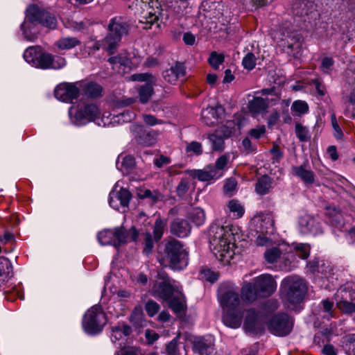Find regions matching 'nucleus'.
I'll return each instance as SVG.
<instances>
[{
    "label": "nucleus",
    "mask_w": 355,
    "mask_h": 355,
    "mask_svg": "<svg viewBox=\"0 0 355 355\" xmlns=\"http://www.w3.org/2000/svg\"><path fill=\"white\" fill-rule=\"evenodd\" d=\"M40 55V48L35 46H30L27 48L24 53V60L33 66H35L38 63V58Z\"/></svg>",
    "instance_id": "35"
},
{
    "label": "nucleus",
    "mask_w": 355,
    "mask_h": 355,
    "mask_svg": "<svg viewBox=\"0 0 355 355\" xmlns=\"http://www.w3.org/2000/svg\"><path fill=\"white\" fill-rule=\"evenodd\" d=\"M51 54L50 53H40L38 58V63H36V67H40L43 69H51Z\"/></svg>",
    "instance_id": "44"
},
{
    "label": "nucleus",
    "mask_w": 355,
    "mask_h": 355,
    "mask_svg": "<svg viewBox=\"0 0 355 355\" xmlns=\"http://www.w3.org/2000/svg\"><path fill=\"white\" fill-rule=\"evenodd\" d=\"M298 230L302 234L317 236L322 234V228L319 221L313 216L304 214L298 220Z\"/></svg>",
    "instance_id": "14"
},
{
    "label": "nucleus",
    "mask_w": 355,
    "mask_h": 355,
    "mask_svg": "<svg viewBox=\"0 0 355 355\" xmlns=\"http://www.w3.org/2000/svg\"><path fill=\"white\" fill-rule=\"evenodd\" d=\"M281 288L287 301L295 304L300 303L307 291L306 282L298 276H288L284 279Z\"/></svg>",
    "instance_id": "6"
},
{
    "label": "nucleus",
    "mask_w": 355,
    "mask_h": 355,
    "mask_svg": "<svg viewBox=\"0 0 355 355\" xmlns=\"http://www.w3.org/2000/svg\"><path fill=\"white\" fill-rule=\"evenodd\" d=\"M331 124H332L333 128L335 131L334 136L337 139L341 138L342 136L343 135V134L341 128H340V126L337 122L336 116L334 114H333L331 116Z\"/></svg>",
    "instance_id": "62"
},
{
    "label": "nucleus",
    "mask_w": 355,
    "mask_h": 355,
    "mask_svg": "<svg viewBox=\"0 0 355 355\" xmlns=\"http://www.w3.org/2000/svg\"><path fill=\"white\" fill-rule=\"evenodd\" d=\"M339 309L346 313H353L355 311V304L347 301L340 302L338 304Z\"/></svg>",
    "instance_id": "61"
},
{
    "label": "nucleus",
    "mask_w": 355,
    "mask_h": 355,
    "mask_svg": "<svg viewBox=\"0 0 355 355\" xmlns=\"http://www.w3.org/2000/svg\"><path fill=\"white\" fill-rule=\"evenodd\" d=\"M166 222L160 218L156 219L153 227V234L155 239L159 241L164 232Z\"/></svg>",
    "instance_id": "42"
},
{
    "label": "nucleus",
    "mask_w": 355,
    "mask_h": 355,
    "mask_svg": "<svg viewBox=\"0 0 355 355\" xmlns=\"http://www.w3.org/2000/svg\"><path fill=\"white\" fill-rule=\"evenodd\" d=\"M135 165V161L134 157L131 155H126L122 157L120 170L123 173H128L134 168Z\"/></svg>",
    "instance_id": "49"
},
{
    "label": "nucleus",
    "mask_w": 355,
    "mask_h": 355,
    "mask_svg": "<svg viewBox=\"0 0 355 355\" xmlns=\"http://www.w3.org/2000/svg\"><path fill=\"white\" fill-rule=\"evenodd\" d=\"M186 74V69L183 64L176 62L172 65L168 69L163 72V77L166 81L171 84H175L180 78L184 76Z\"/></svg>",
    "instance_id": "25"
},
{
    "label": "nucleus",
    "mask_w": 355,
    "mask_h": 355,
    "mask_svg": "<svg viewBox=\"0 0 355 355\" xmlns=\"http://www.w3.org/2000/svg\"><path fill=\"white\" fill-rule=\"evenodd\" d=\"M51 69H60L64 67L67 64L66 60L63 57L51 55Z\"/></svg>",
    "instance_id": "54"
},
{
    "label": "nucleus",
    "mask_w": 355,
    "mask_h": 355,
    "mask_svg": "<svg viewBox=\"0 0 355 355\" xmlns=\"http://www.w3.org/2000/svg\"><path fill=\"white\" fill-rule=\"evenodd\" d=\"M292 257V253L282 254L278 247L268 248L264 252V258L268 263H279V266L286 270H290L293 266V261H291Z\"/></svg>",
    "instance_id": "12"
},
{
    "label": "nucleus",
    "mask_w": 355,
    "mask_h": 355,
    "mask_svg": "<svg viewBox=\"0 0 355 355\" xmlns=\"http://www.w3.org/2000/svg\"><path fill=\"white\" fill-rule=\"evenodd\" d=\"M191 230V227L185 219L176 218L170 225L171 233L180 238L187 237L190 234Z\"/></svg>",
    "instance_id": "24"
},
{
    "label": "nucleus",
    "mask_w": 355,
    "mask_h": 355,
    "mask_svg": "<svg viewBox=\"0 0 355 355\" xmlns=\"http://www.w3.org/2000/svg\"><path fill=\"white\" fill-rule=\"evenodd\" d=\"M144 121L148 125H155L162 123V120L157 119L151 114H143Z\"/></svg>",
    "instance_id": "63"
},
{
    "label": "nucleus",
    "mask_w": 355,
    "mask_h": 355,
    "mask_svg": "<svg viewBox=\"0 0 355 355\" xmlns=\"http://www.w3.org/2000/svg\"><path fill=\"white\" fill-rule=\"evenodd\" d=\"M119 121H121L123 123L130 122L133 120L135 117V114L130 110H127L117 115Z\"/></svg>",
    "instance_id": "60"
},
{
    "label": "nucleus",
    "mask_w": 355,
    "mask_h": 355,
    "mask_svg": "<svg viewBox=\"0 0 355 355\" xmlns=\"http://www.w3.org/2000/svg\"><path fill=\"white\" fill-rule=\"evenodd\" d=\"M249 111L252 114H258L263 113L267 107L268 103L265 99L261 97H254L248 103Z\"/></svg>",
    "instance_id": "31"
},
{
    "label": "nucleus",
    "mask_w": 355,
    "mask_h": 355,
    "mask_svg": "<svg viewBox=\"0 0 355 355\" xmlns=\"http://www.w3.org/2000/svg\"><path fill=\"white\" fill-rule=\"evenodd\" d=\"M256 57L252 53H248L243 58L242 64L245 69L252 70L256 65Z\"/></svg>",
    "instance_id": "51"
},
{
    "label": "nucleus",
    "mask_w": 355,
    "mask_h": 355,
    "mask_svg": "<svg viewBox=\"0 0 355 355\" xmlns=\"http://www.w3.org/2000/svg\"><path fill=\"white\" fill-rule=\"evenodd\" d=\"M211 144V148L215 151H222L224 149V139L221 136H218L216 133L212 134L209 137Z\"/></svg>",
    "instance_id": "40"
},
{
    "label": "nucleus",
    "mask_w": 355,
    "mask_h": 355,
    "mask_svg": "<svg viewBox=\"0 0 355 355\" xmlns=\"http://www.w3.org/2000/svg\"><path fill=\"white\" fill-rule=\"evenodd\" d=\"M69 114L73 116L76 124L82 125L98 119L101 111L96 104L91 103L77 107L71 106Z\"/></svg>",
    "instance_id": "10"
},
{
    "label": "nucleus",
    "mask_w": 355,
    "mask_h": 355,
    "mask_svg": "<svg viewBox=\"0 0 355 355\" xmlns=\"http://www.w3.org/2000/svg\"><path fill=\"white\" fill-rule=\"evenodd\" d=\"M139 350L136 347H125L118 352L116 355H139Z\"/></svg>",
    "instance_id": "64"
},
{
    "label": "nucleus",
    "mask_w": 355,
    "mask_h": 355,
    "mask_svg": "<svg viewBox=\"0 0 355 355\" xmlns=\"http://www.w3.org/2000/svg\"><path fill=\"white\" fill-rule=\"evenodd\" d=\"M80 42L73 37H66L59 39L55 43V45L62 51L71 49L76 46L79 45Z\"/></svg>",
    "instance_id": "33"
},
{
    "label": "nucleus",
    "mask_w": 355,
    "mask_h": 355,
    "mask_svg": "<svg viewBox=\"0 0 355 355\" xmlns=\"http://www.w3.org/2000/svg\"><path fill=\"white\" fill-rule=\"evenodd\" d=\"M131 193L125 189L121 188L118 192H110L109 196V204L114 209H119L118 202L123 207H128Z\"/></svg>",
    "instance_id": "23"
},
{
    "label": "nucleus",
    "mask_w": 355,
    "mask_h": 355,
    "mask_svg": "<svg viewBox=\"0 0 355 355\" xmlns=\"http://www.w3.org/2000/svg\"><path fill=\"white\" fill-rule=\"evenodd\" d=\"M28 22L33 24L38 23L49 29H54L57 26L55 17L49 12L40 9L35 5L28 6L26 10V21L21 26L24 37L32 41L36 35L28 30L31 28V25Z\"/></svg>",
    "instance_id": "3"
},
{
    "label": "nucleus",
    "mask_w": 355,
    "mask_h": 355,
    "mask_svg": "<svg viewBox=\"0 0 355 355\" xmlns=\"http://www.w3.org/2000/svg\"><path fill=\"white\" fill-rule=\"evenodd\" d=\"M210 249L223 264L230 263L234 256L235 238L232 227L212 225L209 230Z\"/></svg>",
    "instance_id": "1"
},
{
    "label": "nucleus",
    "mask_w": 355,
    "mask_h": 355,
    "mask_svg": "<svg viewBox=\"0 0 355 355\" xmlns=\"http://www.w3.org/2000/svg\"><path fill=\"white\" fill-rule=\"evenodd\" d=\"M291 171L294 176L300 179L306 184H313L315 182V175L311 171L308 161L300 166H292Z\"/></svg>",
    "instance_id": "19"
},
{
    "label": "nucleus",
    "mask_w": 355,
    "mask_h": 355,
    "mask_svg": "<svg viewBox=\"0 0 355 355\" xmlns=\"http://www.w3.org/2000/svg\"><path fill=\"white\" fill-rule=\"evenodd\" d=\"M293 327V320L286 313L275 315L268 324L269 331L278 336H285L289 334Z\"/></svg>",
    "instance_id": "11"
},
{
    "label": "nucleus",
    "mask_w": 355,
    "mask_h": 355,
    "mask_svg": "<svg viewBox=\"0 0 355 355\" xmlns=\"http://www.w3.org/2000/svg\"><path fill=\"white\" fill-rule=\"evenodd\" d=\"M191 218L193 223L199 226L205 223V214L202 209L196 208L191 213Z\"/></svg>",
    "instance_id": "47"
},
{
    "label": "nucleus",
    "mask_w": 355,
    "mask_h": 355,
    "mask_svg": "<svg viewBox=\"0 0 355 355\" xmlns=\"http://www.w3.org/2000/svg\"><path fill=\"white\" fill-rule=\"evenodd\" d=\"M131 130L136 134L135 138L138 144L150 146L156 142V135L154 132L146 130L141 125L136 124L131 125Z\"/></svg>",
    "instance_id": "20"
},
{
    "label": "nucleus",
    "mask_w": 355,
    "mask_h": 355,
    "mask_svg": "<svg viewBox=\"0 0 355 355\" xmlns=\"http://www.w3.org/2000/svg\"><path fill=\"white\" fill-rule=\"evenodd\" d=\"M107 323V318L100 306H94L84 315L83 326L89 334L100 332Z\"/></svg>",
    "instance_id": "7"
},
{
    "label": "nucleus",
    "mask_w": 355,
    "mask_h": 355,
    "mask_svg": "<svg viewBox=\"0 0 355 355\" xmlns=\"http://www.w3.org/2000/svg\"><path fill=\"white\" fill-rule=\"evenodd\" d=\"M80 91L82 90L84 94L92 98H96L101 96L102 87L100 85L95 83H79Z\"/></svg>",
    "instance_id": "30"
},
{
    "label": "nucleus",
    "mask_w": 355,
    "mask_h": 355,
    "mask_svg": "<svg viewBox=\"0 0 355 355\" xmlns=\"http://www.w3.org/2000/svg\"><path fill=\"white\" fill-rule=\"evenodd\" d=\"M185 173L189 174L190 177L203 182L216 180L220 178V175L214 170V166L211 165L207 166L203 169L189 170Z\"/></svg>",
    "instance_id": "21"
},
{
    "label": "nucleus",
    "mask_w": 355,
    "mask_h": 355,
    "mask_svg": "<svg viewBox=\"0 0 355 355\" xmlns=\"http://www.w3.org/2000/svg\"><path fill=\"white\" fill-rule=\"evenodd\" d=\"M193 347L200 355H205L207 353L211 354L213 351L212 344L206 343L202 338L195 340Z\"/></svg>",
    "instance_id": "36"
},
{
    "label": "nucleus",
    "mask_w": 355,
    "mask_h": 355,
    "mask_svg": "<svg viewBox=\"0 0 355 355\" xmlns=\"http://www.w3.org/2000/svg\"><path fill=\"white\" fill-rule=\"evenodd\" d=\"M145 246L144 248V253L146 254H149L151 253L153 246H154V242L152 238V236L150 232H147L145 234Z\"/></svg>",
    "instance_id": "59"
},
{
    "label": "nucleus",
    "mask_w": 355,
    "mask_h": 355,
    "mask_svg": "<svg viewBox=\"0 0 355 355\" xmlns=\"http://www.w3.org/2000/svg\"><path fill=\"white\" fill-rule=\"evenodd\" d=\"M260 297L259 293L254 283H245L241 289V297L243 301L249 303L254 302L258 297Z\"/></svg>",
    "instance_id": "27"
},
{
    "label": "nucleus",
    "mask_w": 355,
    "mask_h": 355,
    "mask_svg": "<svg viewBox=\"0 0 355 355\" xmlns=\"http://www.w3.org/2000/svg\"><path fill=\"white\" fill-rule=\"evenodd\" d=\"M334 60L331 58L325 57L322 59L320 69L325 73H329L334 65Z\"/></svg>",
    "instance_id": "58"
},
{
    "label": "nucleus",
    "mask_w": 355,
    "mask_h": 355,
    "mask_svg": "<svg viewBox=\"0 0 355 355\" xmlns=\"http://www.w3.org/2000/svg\"><path fill=\"white\" fill-rule=\"evenodd\" d=\"M236 185L237 182L234 178L227 179L223 187L224 192L232 196L236 189Z\"/></svg>",
    "instance_id": "56"
},
{
    "label": "nucleus",
    "mask_w": 355,
    "mask_h": 355,
    "mask_svg": "<svg viewBox=\"0 0 355 355\" xmlns=\"http://www.w3.org/2000/svg\"><path fill=\"white\" fill-rule=\"evenodd\" d=\"M109 33L103 40L107 45L106 51L112 54L116 49L123 35L128 33V26L125 23L116 18L110 20L108 26Z\"/></svg>",
    "instance_id": "8"
},
{
    "label": "nucleus",
    "mask_w": 355,
    "mask_h": 355,
    "mask_svg": "<svg viewBox=\"0 0 355 355\" xmlns=\"http://www.w3.org/2000/svg\"><path fill=\"white\" fill-rule=\"evenodd\" d=\"M145 309L148 315L150 317H153L159 311V306L157 302L153 300H149L146 304Z\"/></svg>",
    "instance_id": "53"
},
{
    "label": "nucleus",
    "mask_w": 355,
    "mask_h": 355,
    "mask_svg": "<svg viewBox=\"0 0 355 355\" xmlns=\"http://www.w3.org/2000/svg\"><path fill=\"white\" fill-rule=\"evenodd\" d=\"M55 96L59 101L65 103H71L76 99L80 94L79 83H61L55 89Z\"/></svg>",
    "instance_id": "13"
},
{
    "label": "nucleus",
    "mask_w": 355,
    "mask_h": 355,
    "mask_svg": "<svg viewBox=\"0 0 355 355\" xmlns=\"http://www.w3.org/2000/svg\"><path fill=\"white\" fill-rule=\"evenodd\" d=\"M292 249L293 252L291 253H295L302 259H306L309 257L311 247L308 243H294L292 244ZM293 257H294V254H293ZM293 258H291V260Z\"/></svg>",
    "instance_id": "32"
},
{
    "label": "nucleus",
    "mask_w": 355,
    "mask_h": 355,
    "mask_svg": "<svg viewBox=\"0 0 355 355\" xmlns=\"http://www.w3.org/2000/svg\"><path fill=\"white\" fill-rule=\"evenodd\" d=\"M343 347L348 355H355V334H351L343 338Z\"/></svg>",
    "instance_id": "37"
},
{
    "label": "nucleus",
    "mask_w": 355,
    "mask_h": 355,
    "mask_svg": "<svg viewBox=\"0 0 355 355\" xmlns=\"http://www.w3.org/2000/svg\"><path fill=\"white\" fill-rule=\"evenodd\" d=\"M229 163V156L226 154L220 155L216 161L214 170L220 175V178L223 175V171L225 170Z\"/></svg>",
    "instance_id": "39"
},
{
    "label": "nucleus",
    "mask_w": 355,
    "mask_h": 355,
    "mask_svg": "<svg viewBox=\"0 0 355 355\" xmlns=\"http://www.w3.org/2000/svg\"><path fill=\"white\" fill-rule=\"evenodd\" d=\"M271 184L270 178L268 175H263L257 180L255 184V191L259 195H266L271 189Z\"/></svg>",
    "instance_id": "34"
},
{
    "label": "nucleus",
    "mask_w": 355,
    "mask_h": 355,
    "mask_svg": "<svg viewBox=\"0 0 355 355\" xmlns=\"http://www.w3.org/2000/svg\"><path fill=\"white\" fill-rule=\"evenodd\" d=\"M260 297L271 295L277 288V284L270 275L263 274L256 277L253 282Z\"/></svg>",
    "instance_id": "15"
},
{
    "label": "nucleus",
    "mask_w": 355,
    "mask_h": 355,
    "mask_svg": "<svg viewBox=\"0 0 355 355\" xmlns=\"http://www.w3.org/2000/svg\"><path fill=\"white\" fill-rule=\"evenodd\" d=\"M321 303L322 305V309L321 310V313H322V316L327 320L333 318L334 316V302L328 300H322Z\"/></svg>",
    "instance_id": "41"
},
{
    "label": "nucleus",
    "mask_w": 355,
    "mask_h": 355,
    "mask_svg": "<svg viewBox=\"0 0 355 355\" xmlns=\"http://www.w3.org/2000/svg\"><path fill=\"white\" fill-rule=\"evenodd\" d=\"M251 234L254 237V243L257 246L268 247L272 243V240L267 236L268 234L251 232Z\"/></svg>",
    "instance_id": "38"
},
{
    "label": "nucleus",
    "mask_w": 355,
    "mask_h": 355,
    "mask_svg": "<svg viewBox=\"0 0 355 355\" xmlns=\"http://www.w3.org/2000/svg\"><path fill=\"white\" fill-rule=\"evenodd\" d=\"M230 211L233 213L237 218L243 216L245 209L236 200H232L228 203Z\"/></svg>",
    "instance_id": "43"
},
{
    "label": "nucleus",
    "mask_w": 355,
    "mask_h": 355,
    "mask_svg": "<svg viewBox=\"0 0 355 355\" xmlns=\"http://www.w3.org/2000/svg\"><path fill=\"white\" fill-rule=\"evenodd\" d=\"M185 150L187 153L199 156L202 153V146L200 142L193 141L187 144Z\"/></svg>",
    "instance_id": "48"
},
{
    "label": "nucleus",
    "mask_w": 355,
    "mask_h": 355,
    "mask_svg": "<svg viewBox=\"0 0 355 355\" xmlns=\"http://www.w3.org/2000/svg\"><path fill=\"white\" fill-rule=\"evenodd\" d=\"M132 333L131 327L124 322H119L115 326L112 327L111 340L116 343L123 337L128 336Z\"/></svg>",
    "instance_id": "28"
},
{
    "label": "nucleus",
    "mask_w": 355,
    "mask_h": 355,
    "mask_svg": "<svg viewBox=\"0 0 355 355\" xmlns=\"http://www.w3.org/2000/svg\"><path fill=\"white\" fill-rule=\"evenodd\" d=\"M251 225L254 227L252 232L256 234L259 232L268 234L270 230L273 229V220L271 216L263 213H259L254 216L251 220Z\"/></svg>",
    "instance_id": "18"
},
{
    "label": "nucleus",
    "mask_w": 355,
    "mask_h": 355,
    "mask_svg": "<svg viewBox=\"0 0 355 355\" xmlns=\"http://www.w3.org/2000/svg\"><path fill=\"white\" fill-rule=\"evenodd\" d=\"M153 76L149 73H137L132 76V80L150 82V83L144 84L139 89V101L142 103H146L153 94Z\"/></svg>",
    "instance_id": "16"
},
{
    "label": "nucleus",
    "mask_w": 355,
    "mask_h": 355,
    "mask_svg": "<svg viewBox=\"0 0 355 355\" xmlns=\"http://www.w3.org/2000/svg\"><path fill=\"white\" fill-rule=\"evenodd\" d=\"M174 291V288L171 285L168 279H164L159 283H155L152 288V295L155 297L169 300Z\"/></svg>",
    "instance_id": "22"
},
{
    "label": "nucleus",
    "mask_w": 355,
    "mask_h": 355,
    "mask_svg": "<svg viewBox=\"0 0 355 355\" xmlns=\"http://www.w3.org/2000/svg\"><path fill=\"white\" fill-rule=\"evenodd\" d=\"M291 110L300 116L309 112V105L305 101L298 100L293 102Z\"/></svg>",
    "instance_id": "46"
},
{
    "label": "nucleus",
    "mask_w": 355,
    "mask_h": 355,
    "mask_svg": "<svg viewBox=\"0 0 355 355\" xmlns=\"http://www.w3.org/2000/svg\"><path fill=\"white\" fill-rule=\"evenodd\" d=\"M168 301L169 306L174 312L180 313L183 310L184 304L181 300L174 297L171 298Z\"/></svg>",
    "instance_id": "57"
},
{
    "label": "nucleus",
    "mask_w": 355,
    "mask_h": 355,
    "mask_svg": "<svg viewBox=\"0 0 355 355\" xmlns=\"http://www.w3.org/2000/svg\"><path fill=\"white\" fill-rule=\"evenodd\" d=\"M139 233L135 227H132L128 231L123 227L114 230H105L98 234V240L101 245H112L117 248L121 244L130 241H135Z\"/></svg>",
    "instance_id": "5"
},
{
    "label": "nucleus",
    "mask_w": 355,
    "mask_h": 355,
    "mask_svg": "<svg viewBox=\"0 0 355 355\" xmlns=\"http://www.w3.org/2000/svg\"><path fill=\"white\" fill-rule=\"evenodd\" d=\"M159 262L161 265L168 266L173 270H182L188 264V252L181 242L171 239L166 243L164 257Z\"/></svg>",
    "instance_id": "4"
},
{
    "label": "nucleus",
    "mask_w": 355,
    "mask_h": 355,
    "mask_svg": "<svg viewBox=\"0 0 355 355\" xmlns=\"http://www.w3.org/2000/svg\"><path fill=\"white\" fill-rule=\"evenodd\" d=\"M208 62L213 68L216 69L224 62V55L213 51L210 54Z\"/></svg>",
    "instance_id": "50"
},
{
    "label": "nucleus",
    "mask_w": 355,
    "mask_h": 355,
    "mask_svg": "<svg viewBox=\"0 0 355 355\" xmlns=\"http://www.w3.org/2000/svg\"><path fill=\"white\" fill-rule=\"evenodd\" d=\"M264 318L260 313L251 309L247 311L243 328L246 331L257 333L263 328Z\"/></svg>",
    "instance_id": "17"
},
{
    "label": "nucleus",
    "mask_w": 355,
    "mask_h": 355,
    "mask_svg": "<svg viewBox=\"0 0 355 355\" xmlns=\"http://www.w3.org/2000/svg\"><path fill=\"white\" fill-rule=\"evenodd\" d=\"M143 5L141 7L143 11L141 12L139 18V22L145 24L143 27L145 29L151 28L153 25L159 28V16L161 15L162 9L160 3L157 0H150L146 4L142 2Z\"/></svg>",
    "instance_id": "9"
},
{
    "label": "nucleus",
    "mask_w": 355,
    "mask_h": 355,
    "mask_svg": "<svg viewBox=\"0 0 355 355\" xmlns=\"http://www.w3.org/2000/svg\"><path fill=\"white\" fill-rule=\"evenodd\" d=\"M220 303L223 309V323L231 328L239 327L243 317V308L238 293L229 290L221 293Z\"/></svg>",
    "instance_id": "2"
},
{
    "label": "nucleus",
    "mask_w": 355,
    "mask_h": 355,
    "mask_svg": "<svg viewBox=\"0 0 355 355\" xmlns=\"http://www.w3.org/2000/svg\"><path fill=\"white\" fill-rule=\"evenodd\" d=\"M166 351L168 355H179L181 353L178 347V338L173 339L166 347Z\"/></svg>",
    "instance_id": "55"
},
{
    "label": "nucleus",
    "mask_w": 355,
    "mask_h": 355,
    "mask_svg": "<svg viewBox=\"0 0 355 355\" xmlns=\"http://www.w3.org/2000/svg\"><path fill=\"white\" fill-rule=\"evenodd\" d=\"M108 62L112 65V69L119 73L125 72L129 62L128 57L122 54L110 58Z\"/></svg>",
    "instance_id": "29"
},
{
    "label": "nucleus",
    "mask_w": 355,
    "mask_h": 355,
    "mask_svg": "<svg viewBox=\"0 0 355 355\" xmlns=\"http://www.w3.org/2000/svg\"><path fill=\"white\" fill-rule=\"evenodd\" d=\"M295 133L301 141H306L309 137L308 128L300 123L295 125Z\"/></svg>",
    "instance_id": "52"
},
{
    "label": "nucleus",
    "mask_w": 355,
    "mask_h": 355,
    "mask_svg": "<svg viewBox=\"0 0 355 355\" xmlns=\"http://www.w3.org/2000/svg\"><path fill=\"white\" fill-rule=\"evenodd\" d=\"M191 187V180L189 178H183L178 184L176 191L179 196L183 197L189 191Z\"/></svg>",
    "instance_id": "45"
},
{
    "label": "nucleus",
    "mask_w": 355,
    "mask_h": 355,
    "mask_svg": "<svg viewBox=\"0 0 355 355\" xmlns=\"http://www.w3.org/2000/svg\"><path fill=\"white\" fill-rule=\"evenodd\" d=\"M223 112V109L220 105L207 107L202 112V119L206 125L212 126L217 123L218 119Z\"/></svg>",
    "instance_id": "26"
}]
</instances>
